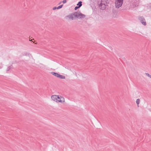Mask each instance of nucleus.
<instances>
[{
	"instance_id": "dca6fc26",
	"label": "nucleus",
	"mask_w": 151,
	"mask_h": 151,
	"mask_svg": "<svg viewBox=\"0 0 151 151\" xmlns=\"http://www.w3.org/2000/svg\"><path fill=\"white\" fill-rule=\"evenodd\" d=\"M56 9H57V7H54L52 8V9L53 10H55Z\"/></svg>"
},
{
	"instance_id": "2eb2a0df",
	"label": "nucleus",
	"mask_w": 151,
	"mask_h": 151,
	"mask_svg": "<svg viewBox=\"0 0 151 151\" xmlns=\"http://www.w3.org/2000/svg\"><path fill=\"white\" fill-rule=\"evenodd\" d=\"M79 7H78V6H76L75 7V10H77V9H78V8H79Z\"/></svg>"
},
{
	"instance_id": "9d476101",
	"label": "nucleus",
	"mask_w": 151,
	"mask_h": 151,
	"mask_svg": "<svg viewBox=\"0 0 151 151\" xmlns=\"http://www.w3.org/2000/svg\"><path fill=\"white\" fill-rule=\"evenodd\" d=\"M136 102L137 105L139 104V102H140L139 99H137L136 100Z\"/></svg>"
},
{
	"instance_id": "f257e3e1",
	"label": "nucleus",
	"mask_w": 151,
	"mask_h": 151,
	"mask_svg": "<svg viewBox=\"0 0 151 151\" xmlns=\"http://www.w3.org/2000/svg\"><path fill=\"white\" fill-rule=\"evenodd\" d=\"M25 58L28 59L32 64L35 65L40 63L41 58L39 56L27 53L25 54Z\"/></svg>"
},
{
	"instance_id": "1a4fd4ad",
	"label": "nucleus",
	"mask_w": 151,
	"mask_h": 151,
	"mask_svg": "<svg viewBox=\"0 0 151 151\" xmlns=\"http://www.w3.org/2000/svg\"><path fill=\"white\" fill-rule=\"evenodd\" d=\"M82 2L81 1H80L77 4V5L78 6V7L80 8L82 5Z\"/></svg>"
},
{
	"instance_id": "7ed1b4c3",
	"label": "nucleus",
	"mask_w": 151,
	"mask_h": 151,
	"mask_svg": "<svg viewBox=\"0 0 151 151\" xmlns=\"http://www.w3.org/2000/svg\"><path fill=\"white\" fill-rule=\"evenodd\" d=\"M107 0H101L99 4V8L103 10L105 9L107 4Z\"/></svg>"
},
{
	"instance_id": "9b49d317",
	"label": "nucleus",
	"mask_w": 151,
	"mask_h": 151,
	"mask_svg": "<svg viewBox=\"0 0 151 151\" xmlns=\"http://www.w3.org/2000/svg\"><path fill=\"white\" fill-rule=\"evenodd\" d=\"M63 5H62L58 6V7H57V9H59L61 8L62 7Z\"/></svg>"
},
{
	"instance_id": "f03ea898",
	"label": "nucleus",
	"mask_w": 151,
	"mask_h": 151,
	"mask_svg": "<svg viewBox=\"0 0 151 151\" xmlns=\"http://www.w3.org/2000/svg\"><path fill=\"white\" fill-rule=\"evenodd\" d=\"M51 99L57 103L63 104L65 102L64 98L60 95H54L51 97Z\"/></svg>"
},
{
	"instance_id": "f8f14e48",
	"label": "nucleus",
	"mask_w": 151,
	"mask_h": 151,
	"mask_svg": "<svg viewBox=\"0 0 151 151\" xmlns=\"http://www.w3.org/2000/svg\"><path fill=\"white\" fill-rule=\"evenodd\" d=\"M146 75L147 76H148L150 78H151V75H150V74H149L148 73H146Z\"/></svg>"
},
{
	"instance_id": "20e7f679",
	"label": "nucleus",
	"mask_w": 151,
	"mask_h": 151,
	"mask_svg": "<svg viewBox=\"0 0 151 151\" xmlns=\"http://www.w3.org/2000/svg\"><path fill=\"white\" fill-rule=\"evenodd\" d=\"M51 73L55 77L62 80H65L66 79V77L63 75H61L58 73L51 72Z\"/></svg>"
},
{
	"instance_id": "4468645a",
	"label": "nucleus",
	"mask_w": 151,
	"mask_h": 151,
	"mask_svg": "<svg viewBox=\"0 0 151 151\" xmlns=\"http://www.w3.org/2000/svg\"><path fill=\"white\" fill-rule=\"evenodd\" d=\"M66 2H67L66 0H63V3L64 4L66 3Z\"/></svg>"
},
{
	"instance_id": "6e6552de",
	"label": "nucleus",
	"mask_w": 151,
	"mask_h": 151,
	"mask_svg": "<svg viewBox=\"0 0 151 151\" xmlns=\"http://www.w3.org/2000/svg\"><path fill=\"white\" fill-rule=\"evenodd\" d=\"M141 18L142 19L141 20V22L144 25H146V23L145 21V20L143 18H142V17H141Z\"/></svg>"
},
{
	"instance_id": "ddd939ff",
	"label": "nucleus",
	"mask_w": 151,
	"mask_h": 151,
	"mask_svg": "<svg viewBox=\"0 0 151 151\" xmlns=\"http://www.w3.org/2000/svg\"><path fill=\"white\" fill-rule=\"evenodd\" d=\"M29 41H31L32 42H33V43H34L35 40H34V38H33L31 40H29Z\"/></svg>"
},
{
	"instance_id": "39448f33",
	"label": "nucleus",
	"mask_w": 151,
	"mask_h": 151,
	"mask_svg": "<svg viewBox=\"0 0 151 151\" xmlns=\"http://www.w3.org/2000/svg\"><path fill=\"white\" fill-rule=\"evenodd\" d=\"M123 0H116L115 3V6L117 8L121 7L123 3Z\"/></svg>"
},
{
	"instance_id": "423d86ee",
	"label": "nucleus",
	"mask_w": 151,
	"mask_h": 151,
	"mask_svg": "<svg viewBox=\"0 0 151 151\" xmlns=\"http://www.w3.org/2000/svg\"><path fill=\"white\" fill-rule=\"evenodd\" d=\"M76 17L79 18H84L85 17V15L79 12H75Z\"/></svg>"
},
{
	"instance_id": "0eeeda50",
	"label": "nucleus",
	"mask_w": 151,
	"mask_h": 151,
	"mask_svg": "<svg viewBox=\"0 0 151 151\" xmlns=\"http://www.w3.org/2000/svg\"><path fill=\"white\" fill-rule=\"evenodd\" d=\"M76 14H75V12L71 14H70L68 15L67 17L68 18V19L69 20H73L76 17Z\"/></svg>"
}]
</instances>
